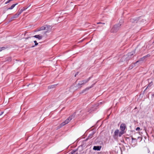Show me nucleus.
<instances>
[{"mask_svg":"<svg viewBox=\"0 0 154 154\" xmlns=\"http://www.w3.org/2000/svg\"><path fill=\"white\" fill-rule=\"evenodd\" d=\"M135 53V52L134 51H133L130 53H128L127 56H124L122 57V60L125 59L126 61H127L132 59L134 57L133 55Z\"/></svg>","mask_w":154,"mask_h":154,"instance_id":"f257e3e1","label":"nucleus"},{"mask_svg":"<svg viewBox=\"0 0 154 154\" xmlns=\"http://www.w3.org/2000/svg\"><path fill=\"white\" fill-rule=\"evenodd\" d=\"M121 24L119 23L115 25L111 30V32L113 33H116L118 32L120 29Z\"/></svg>","mask_w":154,"mask_h":154,"instance_id":"f03ea898","label":"nucleus"},{"mask_svg":"<svg viewBox=\"0 0 154 154\" xmlns=\"http://www.w3.org/2000/svg\"><path fill=\"white\" fill-rule=\"evenodd\" d=\"M73 118L72 116H69L64 122L61 123L60 125V127H62L68 123Z\"/></svg>","mask_w":154,"mask_h":154,"instance_id":"7ed1b4c3","label":"nucleus"},{"mask_svg":"<svg viewBox=\"0 0 154 154\" xmlns=\"http://www.w3.org/2000/svg\"><path fill=\"white\" fill-rule=\"evenodd\" d=\"M90 79L91 77L89 78L87 80L80 81L77 85V87L79 88H81L82 85L87 83L90 80Z\"/></svg>","mask_w":154,"mask_h":154,"instance_id":"20e7f679","label":"nucleus"},{"mask_svg":"<svg viewBox=\"0 0 154 154\" xmlns=\"http://www.w3.org/2000/svg\"><path fill=\"white\" fill-rule=\"evenodd\" d=\"M51 26L47 25H45L42 27H41L38 30H48V29H51Z\"/></svg>","mask_w":154,"mask_h":154,"instance_id":"39448f33","label":"nucleus"},{"mask_svg":"<svg viewBox=\"0 0 154 154\" xmlns=\"http://www.w3.org/2000/svg\"><path fill=\"white\" fill-rule=\"evenodd\" d=\"M119 130L118 129L116 130L114 134V135L113 136V138L116 140L117 139L118 136H119Z\"/></svg>","mask_w":154,"mask_h":154,"instance_id":"423d86ee","label":"nucleus"},{"mask_svg":"<svg viewBox=\"0 0 154 154\" xmlns=\"http://www.w3.org/2000/svg\"><path fill=\"white\" fill-rule=\"evenodd\" d=\"M126 128V127L125 124L124 123H122L120 125V129L121 131L124 132Z\"/></svg>","mask_w":154,"mask_h":154,"instance_id":"0eeeda50","label":"nucleus"},{"mask_svg":"<svg viewBox=\"0 0 154 154\" xmlns=\"http://www.w3.org/2000/svg\"><path fill=\"white\" fill-rule=\"evenodd\" d=\"M144 60V57H143L141 58L140 59V60H139L137 61H136L135 63H134V65H135L136 64H137L138 63H141L142 62H143V61Z\"/></svg>","mask_w":154,"mask_h":154,"instance_id":"6e6552de","label":"nucleus"},{"mask_svg":"<svg viewBox=\"0 0 154 154\" xmlns=\"http://www.w3.org/2000/svg\"><path fill=\"white\" fill-rule=\"evenodd\" d=\"M101 148V146H94L93 147V149L95 150L99 151L100 150Z\"/></svg>","mask_w":154,"mask_h":154,"instance_id":"1a4fd4ad","label":"nucleus"},{"mask_svg":"<svg viewBox=\"0 0 154 154\" xmlns=\"http://www.w3.org/2000/svg\"><path fill=\"white\" fill-rule=\"evenodd\" d=\"M35 38H38L39 40H40L42 39L43 38V36L42 35H36L33 36Z\"/></svg>","mask_w":154,"mask_h":154,"instance_id":"9d476101","label":"nucleus"},{"mask_svg":"<svg viewBox=\"0 0 154 154\" xmlns=\"http://www.w3.org/2000/svg\"><path fill=\"white\" fill-rule=\"evenodd\" d=\"M95 133V132H94V131H93L89 135V136H88V138L87 139H91V138L92 137H93V135H94V134Z\"/></svg>","mask_w":154,"mask_h":154,"instance_id":"9b49d317","label":"nucleus"},{"mask_svg":"<svg viewBox=\"0 0 154 154\" xmlns=\"http://www.w3.org/2000/svg\"><path fill=\"white\" fill-rule=\"evenodd\" d=\"M19 16V15H18L17 13L15 15H14V16H13L11 18V21L13 20L14 19L16 18H17Z\"/></svg>","mask_w":154,"mask_h":154,"instance_id":"f8f14e48","label":"nucleus"},{"mask_svg":"<svg viewBox=\"0 0 154 154\" xmlns=\"http://www.w3.org/2000/svg\"><path fill=\"white\" fill-rule=\"evenodd\" d=\"M136 139L135 138H134L133 137H132V142L131 144L133 146H134L136 144V141H135L134 143V140H135Z\"/></svg>","mask_w":154,"mask_h":154,"instance_id":"ddd939ff","label":"nucleus"},{"mask_svg":"<svg viewBox=\"0 0 154 154\" xmlns=\"http://www.w3.org/2000/svg\"><path fill=\"white\" fill-rule=\"evenodd\" d=\"M77 150H73L69 152L68 154H76Z\"/></svg>","mask_w":154,"mask_h":154,"instance_id":"4468645a","label":"nucleus"},{"mask_svg":"<svg viewBox=\"0 0 154 154\" xmlns=\"http://www.w3.org/2000/svg\"><path fill=\"white\" fill-rule=\"evenodd\" d=\"M17 4V3L13 4L10 8H8V10H11V9H13L14 7Z\"/></svg>","mask_w":154,"mask_h":154,"instance_id":"2eb2a0df","label":"nucleus"},{"mask_svg":"<svg viewBox=\"0 0 154 154\" xmlns=\"http://www.w3.org/2000/svg\"><path fill=\"white\" fill-rule=\"evenodd\" d=\"M124 134V132L123 131H121L120 132L119 131V137H120Z\"/></svg>","mask_w":154,"mask_h":154,"instance_id":"dca6fc26","label":"nucleus"},{"mask_svg":"<svg viewBox=\"0 0 154 154\" xmlns=\"http://www.w3.org/2000/svg\"><path fill=\"white\" fill-rule=\"evenodd\" d=\"M89 88H87L83 90L80 93V94H82L84 93L86 90L89 89Z\"/></svg>","mask_w":154,"mask_h":154,"instance_id":"f3484780","label":"nucleus"},{"mask_svg":"<svg viewBox=\"0 0 154 154\" xmlns=\"http://www.w3.org/2000/svg\"><path fill=\"white\" fill-rule=\"evenodd\" d=\"M55 86H56L55 85H51V86H49L48 87V88L49 89L52 88H54L55 87Z\"/></svg>","mask_w":154,"mask_h":154,"instance_id":"a211bd4d","label":"nucleus"},{"mask_svg":"<svg viewBox=\"0 0 154 154\" xmlns=\"http://www.w3.org/2000/svg\"><path fill=\"white\" fill-rule=\"evenodd\" d=\"M23 10L22 9H21L19 11V12L17 13L18 14V15L19 16L20 14L23 11Z\"/></svg>","mask_w":154,"mask_h":154,"instance_id":"6ab92c4d","label":"nucleus"},{"mask_svg":"<svg viewBox=\"0 0 154 154\" xmlns=\"http://www.w3.org/2000/svg\"><path fill=\"white\" fill-rule=\"evenodd\" d=\"M11 60V57H9L7 58H6V61H10Z\"/></svg>","mask_w":154,"mask_h":154,"instance_id":"aec40b11","label":"nucleus"},{"mask_svg":"<svg viewBox=\"0 0 154 154\" xmlns=\"http://www.w3.org/2000/svg\"><path fill=\"white\" fill-rule=\"evenodd\" d=\"M5 47H0V51H2L4 50L5 49Z\"/></svg>","mask_w":154,"mask_h":154,"instance_id":"412c9836","label":"nucleus"},{"mask_svg":"<svg viewBox=\"0 0 154 154\" xmlns=\"http://www.w3.org/2000/svg\"><path fill=\"white\" fill-rule=\"evenodd\" d=\"M152 85V84H151V83H150L148 86H147V87L145 89V91L147 89V88H148L149 87H150Z\"/></svg>","mask_w":154,"mask_h":154,"instance_id":"4be33fe9","label":"nucleus"},{"mask_svg":"<svg viewBox=\"0 0 154 154\" xmlns=\"http://www.w3.org/2000/svg\"><path fill=\"white\" fill-rule=\"evenodd\" d=\"M34 42L35 43V46H36L38 45V43L36 41H34Z\"/></svg>","mask_w":154,"mask_h":154,"instance_id":"5701e85b","label":"nucleus"},{"mask_svg":"<svg viewBox=\"0 0 154 154\" xmlns=\"http://www.w3.org/2000/svg\"><path fill=\"white\" fill-rule=\"evenodd\" d=\"M28 8V7H27V8L24 7L22 9L23 10V11H24L26 10Z\"/></svg>","mask_w":154,"mask_h":154,"instance_id":"b1692460","label":"nucleus"},{"mask_svg":"<svg viewBox=\"0 0 154 154\" xmlns=\"http://www.w3.org/2000/svg\"><path fill=\"white\" fill-rule=\"evenodd\" d=\"M138 139L139 140V141H140L142 139V138L141 137H139L138 138Z\"/></svg>","mask_w":154,"mask_h":154,"instance_id":"393cba45","label":"nucleus"},{"mask_svg":"<svg viewBox=\"0 0 154 154\" xmlns=\"http://www.w3.org/2000/svg\"><path fill=\"white\" fill-rule=\"evenodd\" d=\"M10 2H11V0H8V1H7L6 2H5V4H7V3H9Z\"/></svg>","mask_w":154,"mask_h":154,"instance_id":"a878e982","label":"nucleus"},{"mask_svg":"<svg viewBox=\"0 0 154 154\" xmlns=\"http://www.w3.org/2000/svg\"><path fill=\"white\" fill-rule=\"evenodd\" d=\"M97 24H105V23H101V22H98L97 23Z\"/></svg>","mask_w":154,"mask_h":154,"instance_id":"bb28decb","label":"nucleus"},{"mask_svg":"<svg viewBox=\"0 0 154 154\" xmlns=\"http://www.w3.org/2000/svg\"><path fill=\"white\" fill-rule=\"evenodd\" d=\"M140 129V128L139 127H137L136 128V130L137 131H138Z\"/></svg>","mask_w":154,"mask_h":154,"instance_id":"cd10ccee","label":"nucleus"},{"mask_svg":"<svg viewBox=\"0 0 154 154\" xmlns=\"http://www.w3.org/2000/svg\"><path fill=\"white\" fill-rule=\"evenodd\" d=\"M4 113V112H0V116L2 115Z\"/></svg>","mask_w":154,"mask_h":154,"instance_id":"c85d7f7f","label":"nucleus"},{"mask_svg":"<svg viewBox=\"0 0 154 154\" xmlns=\"http://www.w3.org/2000/svg\"><path fill=\"white\" fill-rule=\"evenodd\" d=\"M147 151L148 153H149L150 152L149 150V149H147Z\"/></svg>","mask_w":154,"mask_h":154,"instance_id":"c756f323","label":"nucleus"},{"mask_svg":"<svg viewBox=\"0 0 154 154\" xmlns=\"http://www.w3.org/2000/svg\"><path fill=\"white\" fill-rule=\"evenodd\" d=\"M78 72H77V73L75 74V77H76V75H77V74H78Z\"/></svg>","mask_w":154,"mask_h":154,"instance_id":"7c9ffc66","label":"nucleus"},{"mask_svg":"<svg viewBox=\"0 0 154 154\" xmlns=\"http://www.w3.org/2000/svg\"><path fill=\"white\" fill-rule=\"evenodd\" d=\"M147 56H148V55H147L146 56H145V58H146V57H147Z\"/></svg>","mask_w":154,"mask_h":154,"instance_id":"2f4dec72","label":"nucleus"},{"mask_svg":"<svg viewBox=\"0 0 154 154\" xmlns=\"http://www.w3.org/2000/svg\"><path fill=\"white\" fill-rule=\"evenodd\" d=\"M29 38V37L27 38H26V39H28Z\"/></svg>","mask_w":154,"mask_h":154,"instance_id":"473e14b6","label":"nucleus"}]
</instances>
